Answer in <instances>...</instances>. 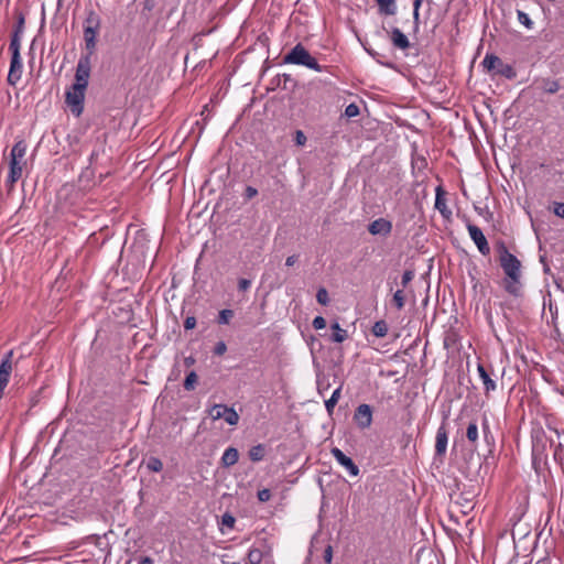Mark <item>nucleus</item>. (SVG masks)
<instances>
[{"instance_id": "f257e3e1", "label": "nucleus", "mask_w": 564, "mask_h": 564, "mask_svg": "<svg viewBox=\"0 0 564 564\" xmlns=\"http://www.w3.org/2000/svg\"><path fill=\"white\" fill-rule=\"evenodd\" d=\"M496 249L498 252V260L500 267L502 268L506 278L503 279V289L510 295L514 297L522 296V282H521V262L520 260L509 252L506 243L503 241H499L496 245Z\"/></svg>"}, {"instance_id": "f03ea898", "label": "nucleus", "mask_w": 564, "mask_h": 564, "mask_svg": "<svg viewBox=\"0 0 564 564\" xmlns=\"http://www.w3.org/2000/svg\"><path fill=\"white\" fill-rule=\"evenodd\" d=\"M90 68V66H87L86 59L78 61L75 83L65 93V102L75 117H79L84 110L85 91L88 86Z\"/></svg>"}, {"instance_id": "7ed1b4c3", "label": "nucleus", "mask_w": 564, "mask_h": 564, "mask_svg": "<svg viewBox=\"0 0 564 564\" xmlns=\"http://www.w3.org/2000/svg\"><path fill=\"white\" fill-rule=\"evenodd\" d=\"M101 30V18L98 13L90 10L88 11L83 23L84 48L85 53L82 54L78 61L86 59L87 66L91 67V57L96 53L97 36Z\"/></svg>"}, {"instance_id": "20e7f679", "label": "nucleus", "mask_w": 564, "mask_h": 564, "mask_svg": "<svg viewBox=\"0 0 564 564\" xmlns=\"http://www.w3.org/2000/svg\"><path fill=\"white\" fill-rule=\"evenodd\" d=\"M149 251L144 239H137L132 248V256L122 269L123 280H139L144 275V265L141 263V258H145Z\"/></svg>"}, {"instance_id": "39448f33", "label": "nucleus", "mask_w": 564, "mask_h": 564, "mask_svg": "<svg viewBox=\"0 0 564 564\" xmlns=\"http://www.w3.org/2000/svg\"><path fill=\"white\" fill-rule=\"evenodd\" d=\"M26 143L23 140L17 141L10 152L9 174L7 184L11 187L21 178L24 156L26 153Z\"/></svg>"}, {"instance_id": "423d86ee", "label": "nucleus", "mask_w": 564, "mask_h": 564, "mask_svg": "<svg viewBox=\"0 0 564 564\" xmlns=\"http://www.w3.org/2000/svg\"><path fill=\"white\" fill-rule=\"evenodd\" d=\"M283 63L305 66L316 72H323L327 68L326 66L319 65L317 59L313 57L301 43H297L283 56Z\"/></svg>"}, {"instance_id": "0eeeda50", "label": "nucleus", "mask_w": 564, "mask_h": 564, "mask_svg": "<svg viewBox=\"0 0 564 564\" xmlns=\"http://www.w3.org/2000/svg\"><path fill=\"white\" fill-rule=\"evenodd\" d=\"M119 294H124V296H122L118 301L111 300L110 307L111 313L116 319V323L123 325L129 323L133 317L131 294L128 293L127 288L120 290Z\"/></svg>"}, {"instance_id": "6e6552de", "label": "nucleus", "mask_w": 564, "mask_h": 564, "mask_svg": "<svg viewBox=\"0 0 564 564\" xmlns=\"http://www.w3.org/2000/svg\"><path fill=\"white\" fill-rule=\"evenodd\" d=\"M481 64L488 72H494L495 74L508 79H513L517 76L514 68L511 65L503 63V61L497 55L487 54Z\"/></svg>"}, {"instance_id": "1a4fd4ad", "label": "nucleus", "mask_w": 564, "mask_h": 564, "mask_svg": "<svg viewBox=\"0 0 564 564\" xmlns=\"http://www.w3.org/2000/svg\"><path fill=\"white\" fill-rule=\"evenodd\" d=\"M20 50L21 47H18L17 44H14V46H9V51L11 53V61L7 82L10 86H17V84L21 80L22 77L23 64Z\"/></svg>"}, {"instance_id": "9d476101", "label": "nucleus", "mask_w": 564, "mask_h": 564, "mask_svg": "<svg viewBox=\"0 0 564 564\" xmlns=\"http://www.w3.org/2000/svg\"><path fill=\"white\" fill-rule=\"evenodd\" d=\"M352 420L360 430L369 429L372 424V408L366 403L359 404Z\"/></svg>"}, {"instance_id": "9b49d317", "label": "nucleus", "mask_w": 564, "mask_h": 564, "mask_svg": "<svg viewBox=\"0 0 564 564\" xmlns=\"http://www.w3.org/2000/svg\"><path fill=\"white\" fill-rule=\"evenodd\" d=\"M467 230L469 232L470 239L475 242L479 252L482 256H488L490 253V247L482 230L471 223L467 224Z\"/></svg>"}, {"instance_id": "f8f14e48", "label": "nucleus", "mask_w": 564, "mask_h": 564, "mask_svg": "<svg viewBox=\"0 0 564 564\" xmlns=\"http://www.w3.org/2000/svg\"><path fill=\"white\" fill-rule=\"evenodd\" d=\"M332 455L337 460L339 465L346 468L350 476L357 477L359 475V467L354 463V460L344 454L341 449L338 447H333L330 449Z\"/></svg>"}, {"instance_id": "ddd939ff", "label": "nucleus", "mask_w": 564, "mask_h": 564, "mask_svg": "<svg viewBox=\"0 0 564 564\" xmlns=\"http://www.w3.org/2000/svg\"><path fill=\"white\" fill-rule=\"evenodd\" d=\"M448 442V433L446 429V417H444L442 424L437 429L435 437V456L443 457L446 453Z\"/></svg>"}, {"instance_id": "4468645a", "label": "nucleus", "mask_w": 564, "mask_h": 564, "mask_svg": "<svg viewBox=\"0 0 564 564\" xmlns=\"http://www.w3.org/2000/svg\"><path fill=\"white\" fill-rule=\"evenodd\" d=\"M478 375L484 383L485 394L489 397L490 392L497 389L496 381L491 378L494 375V370L491 366L489 368L485 367L482 364H478L477 366Z\"/></svg>"}, {"instance_id": "2eb2a0df", "label": "nucleus", "mask_w": 564, "mask_h": 564, "mask_svg": "<svg viewBox=\"0 0 564 564\" xmlns=\"http://www.w3.org/2000/svg\"><path fill=\"white\" fill-rule=\"evenodd\" d=\"M368 231L373 236H389L392 231V223L386 218H378L368 225Z\"/></svg>"}, {"instance_id": "dca6fc26", "label": "nucleus", "mask_w": 564, "mask_h": 564, "mask_svg": "<svg viewBox=\"0 0 564 564\" xmlns=\"http://www.w3.org/2000/svg\"><path fill=\"white\" fill-rule=\"evenodd\" d=\"M17 23L14 25L13 32L11 34V40L9 46H14V44L18 45V47H21V40L22 34L24 32V25H25V18L23 12L17 11L15 12Z\"/></svg>"}, {"instance_id": "f3484780", "label": "nucleus", "mask_w": 564, "mask_h": 564, "mask_svg": "<svg viewBox=\"0 0 564 564\" xmlns=\"http://www.w3.org/2000/svg\"><path fill=\"white\" fill-rule=\"evenodd\" d=\"M388 34L392 45L395 48H399L401 51L410 48L411 43L408 36L399 28H392L390 31H388Z\"/></svg>"}, {"instance_id": "a211bd4d", "label": "nucleus", "mask_w": 564, "mask_h": 564, "mask_svg": "<svg viewBox=\"0 0 564 564\" xmlns=\"http://www.w3.org/2000/svg\"><path fill=\"white\" fill-rule=\"evenodd\" d=\"M12 357H13V350H9L4 354V356L1 359L0 362V380L6 381L9 383L10 376L12 372Z\"/></svg>"}, {"instance_id": "6ab92c4d", "label": "nucleus", "mask_w": 564, "mask_h": 564, "mask_svg": "<svg viewBox=\"0 0 564 564\" xmlns=\"http://www.w3.org/2000/svg\"><path fill=\"white\" fill-rule=\"evenodd\" d=\"M378 6V13L381 15H394L398 11L395 0H375Z\"/></svg>"}, {"instance_id": "aec40b11", "label": "nucleus", "mask_w": 564, "mask_h": 564, "mask_svg": "<svg viewBox=\"0 0 564 564\" xmlns=\"http://www.w3.org/2000/svg\"><path fill=\"white\" fill-rule=\"evenodd\" d=\"M435 208L444 216L445 218L452 215V212L447 208L445 192L441 186L436 188V197H435Z\"/></svg>"}, {"instance_id": "412c9836", "label": "nucleus", "mask_w": 564, "mask_h": 564, "mask_svg": "<svg viewBox=\"0 0 564 564\" xmlns=\"http://www.w3.org/2000/svg\"><path fill=\"white\" fill-rule=\"evenodd\" d=\"M238 459H239L238 449L236 447L230 446L224 452V454L220 458V463H221L223 467L228 468V467H231L235 464H237Z\"/></svg>"}, {"instance_id": "4be33fe9", "label": "nucleus", "mask_w": 564, "mask_h": 564, "mask_svg": "<svg viewBox=\"0 0 564 564\" xmlns=\"http://www.w3.org/2000/svg\"><path fill=\"white\" fill-rule=\"evenodd\" d=\"M333 334L330 336V340L333 343H343L348 338V333L346 329H343L340 325L335 322L330 325Z\"/></svg>"}, {"instance_id": "5701e85b", "label": "nucleus", "mask_w": 564, "mask_h": 564, "mask_svg": "<svg viewBox=\"0 0 564 564\" xmlns=\"http://www.w3.org/2000/svg\"><path fill=\"white\" fill-rule=\"evenodd\" d=\"M248 456L250 460L253 463L261 462L265 456V445L258 444L252 446L248 452Z\"/></svg>"}, {"instance_id": "b1692460", "label": "nucleus", "mask_w": 564, "mask_h": 564, "mask_svg": "<svg viewBox=\"0 0 564 564\" xmlns=\"http://www.w3.org/2000/svg\"><path fill=\"white\" fill-rule=\"evenodd\" d=\"M223 419L229 424V425H237L239 422V415L236 412L234 408H229L225 405V409L223 411Z\"/></svg>"}, {"instance_id": "393cba45", "label": "nucleus", "mask_w": 564, "mask_h": 564, "mask_svg": "<svg viewBox=\"0 0 564 564\" xmlns=\"http://www.w3.org/2000/svg\"><path fill=\"white\" fill-rule=\"evenodd\" d=\"M541 84H542L541 88L543 89V91H545L547 94H555L560 89V83H558V80H555V79L543 78L541 80Z\"/></svg>"}, {"instance_id": "a878e982", "label": "nucleus", "mask_w": 564, "mask_h": 564, "mask_svg": "<svg viewBox=\"0 0 564 564\" xmlns=\"http://www.w3.org/2000/svg\"><path fill=\"white\" fill-rule=\"evenodd\" d=\"M388 324L386 321L381 319V321H377L372 328H371V333L376 336V337H379V338H382L384 337L387 334H388Z\"/></svg>"}, {"instance_id": "bb28decb", "label": "nucleus", "mask_w": 564, "mask_h": 564, "mask_svg": "<svg viewBox=\"0 0 564 564\" xmlns=\"http://www.w3.org/2000/svg\"><path fill=\"white\" fill-rule=\"evenodd\" d=\"M263 558V552L260 549L252 547L247 554V564H260Z\"/></svg>"}, {"instance_id": "cd10ccee", "label": "nucleus", "mask_w": 564, "mask_h": 564, "mask_svg": "<svg viewBox=\"0 0 564 564\" xmlns=\"http://www.w3.org/2000/svg\"><path fill=\"white\" fill-rule=\"evenodd\" d=\"M278 86L282 87V89H294L296 87V82L289 74H282L278 76Z\"/></svg>"}, {"instance_id": "c85d7f7f", "label": "nucleus", "mask_w": 564, "mask_h": 564, "mask_svg": "<svg viewBox=\"0 0 564 564\" xmlns=\"http://www.w3.org/2000/svg\"><path fill=\"white\" fill-rule=\"evenodd\" d=\"M197 380H198L197 373L194 370H192L185 377V380L183 382L184 389L186 391H193L196 388Z\"/></svg>"}, {"instance_id": "c756f323", "label": "nucleus", "mask_w": 564, "mask_h": 564, "mask_svg": "<svg viewBox=\"0 0 564 564\" xmlns=\"http://www.w3.org/2000/svg\"><path fill=\"white\" fill-rule=\"evenodd\" d=\"M478 436H479V433H478V426H477L476 422H470L466 430L467 440L470 443L475 444L478 441Z\"/></svg>"}, {"instance_id": "7c9ffc66", "label": "nucleus", "mask_w": 564, "mask_h": 564, "mask_svg": "<svg viewBox=\"0 0 564 564\" xmlns=\"http://www.w3.org/2000/svg\"><path fill=\"white\" fill-rule=\"evenodd\" d=\"M235 316V312L229 308L221 310L217 317V323L220 325H227L230 323L231 318Z\"/></svg>"}, {"instance_id": "2f4dec72", "label": "nucleus", "mask_w": 564, "mask_h": 564, "mask_svg": "<svg viewBox=\"0 0 564 564\" xmlns=\"http://www.w3.org/2000/svg\"><path fill=\"white\" fill-rule=\"evenodd\" d=\"M147 468L153 473H160L163 469V463L160 458L151 456L147 462Z\"/></svg>"}, {"instance_id": "473e14b6", "label": "nucleus", "mask_w": 564, "mask_h": 564, "mask_svg": "<svg viewBox=\"0 0 564 564\" xmlns=\"http://www.w3.org/2000/svg\"><path fill=\"white\" fill-rule=\"evenodd\" d=\"M365 50L366 52L372 57L375 58L379 64L383 65V66H387V67H392V63H389L387 61H384V55L375 51L373 48H369V47H366L365 46Z\"/></svg>"}, {"instance_id": "72a5a7b5", "label": "nucleus", "mask_w": 564, "mask_h": 564, "mask_svg": "<svg viewBox=\"0 0 564 564\" xmlns=\"http://www.w3.org/2000/svg\"><path fill=\"white\" fill-rule=\"evenodd\" d=\"M392 304L397 307V310L401 311L405 304V295L403 290H397L392 297Z\"/></svg>"}, {"instance_id": "f704fd0d", "label": "nucleus", "mask_w": 564, "mask_h": 564, "mask_svg": "<svg viewBox=\"0 0 564 564\" xmlns=\"http://www.w3.org/2000/svg\"><path fill=\"white\" fill-rule=\"evenodd\" d=\"M482 434H484V440L485 442L489 445V446H494L495 445V437L490 431V426H489V423L487 421V419L484 420L482 422Z\"/></svg>"}, {"instance_id": "c9c22d12", "label": "nucleus", "mask_w": 564, "mask_h": 564, "mask_svg": "<svg viewBox=\"0 0 564 564\" xmlns=\"http://www.w3.org/2000/svg\"><path fill=\"white\" fill-rule=\"evenodd\" d=\"M225 409V404H214L209 410V416L216 421L223 419V411Z\"/></svg>"}, {"instance_id": "e433bc0d", "label": "nucleus", "mask_w": 564, "mask_h": 564, "mask_svg": "<svg viewBox=\"0 0 564 564\" xmlns=\"http://www.w3.org/2000/svg\"><path fill=\"white\" fill-rule=\"evenodd\" d=\"M517 14H518V21L521 24H523L529 30H531L533 28V21L530 19V17L525 12L518 10Z\"/></svg>"}, {"instance_id": "4c0bfd02", "label": "nucleus", "mask_w": 564, "mask_h": 564, "mask_svg": "<svg viewBox=\"0 0 564 564\" xmlns=\"http://www.w3.org/2000/svg\"><path fill=\"white\" fill-rule=\"evenodd\" d=\"M316 300L321 305H327L329 303L328 292L325 288H319L316 293Z\"/></svg>"}, {"instance_id": "58836bf2", "label": "nucleus", "mask_w": 564, "mask_h": 564, "mask_svg": "<svg viewBox=\"0 0 564 564\" xmlns=\"http://www.w3.org/2000/svg\"><path fill=\"white\" fill-rule=\"evenodd\" d=\"M220 523H221V525L227 527L228 529H234L235 523H236V519H235V517L231 513L225 512L221 516Z\"/></svg>"}, {"instance_id": "ea45409f", "label": "nucleus", "mask_w": 564, "mask_h": 564, "mask_svg": "<svg viewBox=\"0 0 564 564\" xmlns=\"http://www.w3.org/2000/svg\"><path fill=\"white\" fill-rule=\"evenodd\" d=\"M359 113H360L359 107L355 102L349 104L345 108V112H344V115L347 118H355V117L359 116Z\"/></svg>"}, {"instance_id": "a19ab883", "label": "nucleus", "mask_w": 564, "mask_h": 564, "mask_svg": "<svg viewBox=\"0 0 564 564\" xmlns=\"http://www.w3.org/2000/svg\"><path fill=\"white\" fill-rule=\"evenodd\" d=\"M414 278V271L413 270H405L401 278V285L402 288H406L408 284L413 280Z\"/></svg>"}, {"instance_id": "79ce46f5", "label": "nucleus", "mask_w": 564, "mask_h": 564, "mask_svg": "<svg viewBox=\"0 0 564 564\" xmlns=\"http://www.w3.org/2000/svg\"><path fill=\"white\" fill-rule=\"evenodd\" d=\"M257 497L259 501L267 502L271 499V491L268 488L261 489L258 491Z\"/></svg>"}, {"instance_id": "37998d69", "label": "nucleus", "mask_w": 564, "mask_h": 564, "mask_svg": "<svg viewBox=\"0 0 564 564\" xmlns=\"http://www.w3.org/2000/svg\"><path fill=\"white\" fill-rule=\"evenodd\" d=\"M294 141L296 145H304L307 141V138L302 130H296Z\"/></svg>"}, {"instance_id": "c03bdc74", "label": "nucleus", "mask_w": 564, "mask_h": 564, "mask_svg": "<svg viewBox=\"0 0 564 564\" xmlns=\"http://www.w3.org/2000/svg\"><path fill=\"white\" fill-rule=\"evenodd\" d=\"M312 325L315 329H323L326 327V319L323 316H316Z\"/></svg>"}, {"instance_id": "a18cd8bd", "label": "nucleus", "mask_w": 564, "mask_h": 564, "mask_svg": "<svg viewBox=\"0 0 564 564\" xmlns=\"http://www.w3.org/2000/svg\"><path fill=\"white\" fill-rule=\"evenodd\" d=\"M227 351V345L225 341H218L214 347V354L217 356H223Z\"/></svg>"}, {"instance_id": "49530a36", "label": "nucleus", "mask_w": 564, "mask_h": 564, "mask_svg": "<svg viewBox=\"0 0 564 564\" xmlns=\"http://www.w3.org/2000/svg\"><path fill=\"white\" fill-rule=\"evenodd\" d=\"M258 195V189L252 186H247L245 189L243 197L249 200Z\"/></svg>"}, {"instance_id": "de8ad7c7", "label": "nucleus", "mask_w": 564, "mask_h": 564, "mask_svg": "<svg viewBox=\"0 0 564 564\" xmlns=\"http://www.w3.org/2000/svg\"><path fill=\"white\" fill-rule=\"evenodd\" d=\"M251 286V281L248 279H239L238 280V290L240 292H246Z\"/></svg>"}, {"instance_id": "09e8293b", "label": "nucleus", "mask_w": 564, "mask_h": 564, "mask_svg": "<svg viewBox=\"0 0 564 564\" xmlns=\"http://www.w3.org/2000/svg\"><path fill=\"white\" fill-rule=\"evenodd\" d=\"M553 212L557 217L564 218V203H554Z\"/></svg>"}, {"instance_id": "8fccbe9b", "label": "nucleus", "mask_w": 564, "mask_h": 564, "mask_svg": "<svg viewBox=\"0 0 564 564\" xmlns=\"http://www.w3.org/2000/svg\"><path fill=\"white\" fill-rule=\"evenodd\" d=\"M196 326V318L194 316H187L184 321V328L186 330L193 329Z\"/></svg>"}, {"instance_id": "3c124183", "label": "nucleus", "mask_w": 564, "mask_h": 564, "mask_svg": "<svg viewBox=\"0 0 564 564\" xmlns=\"http://www.w3.org/2000/svg\"><path fill=\"white\" fill-rule=\"evenodd\" d=\"M329 388V383L324 379L317 377V390L319 393H323L324 390H327Z\"/></svg>"}, {"instance_id": "603ef678", "label": "nucleus", "mask_w": 564, "mask_h": 564, "mask_svg": "<svg viewBox=\"0 0 564 564\" xmlns=\"http://www.w3.org/2000/svg\"><path fill=\"white\" fill-rule=\"evenodd\" d=\"M336 404L337 403L330 399L325 401V408H326L328 415H332L334 413V409H335Z\"/></svg>"}, {"instance_id": "864d4df0", "label": "nucleus", "mask_w": 564, "mask_h": 564, "mask_svg": "<svg viewBox=\"0 0 564 564\" xmlns=\"http://www.w3.org/2000/svg\"><path fill=\"white\" fill-rule=\"evenodd\" d=\"M413 25H414V31L416 32L420 26V12L416 10H413Z\"/></svg>"}, {"instance_id": "5fc2aeb1", "label": "nucleus", "mask_w": 564, "mask_h": 564, "mask_svg": "<svg viewBox=\"0 0 564 564\" xmlns=\"http://www.w3.org/2000/svg\"><path fill=\"white\" fill-rule=\"evenodd\" d=\"M88 465L90 468H94V469L100 468V462L98 459H96L95 457H90L88 459Z\"/></svg>"}, {"instance_id": "6e6d98bb", "label": "nucleus", "mask_w": 564, "mask_h": 564, "mask_svg": "<svg viewBox=\"0 0 564 564\" xmlns=\"http://www.w3.org/2000/svg\"><path fill=\"white\" fill-rule=\"evenodd\" d=\"M195 362H196V359H195V357H193V356H188V357H185V358H184V365H185V367H187V368H189V367L194 366V365H195Z\"/></svg>"}, {"instance_id": "4d7b16f0", "label": "nucleus", "mask_w": 564, "mask_h": 564, "mask_svg": "<svg viewBox=\"0 0 564 564\" xmlns=\"http://www.w3.org/2000/svg\"><path fill=\"white\" fill-rule=\"evenodd\" d=\"M296 261H297V256L296 254L290 256L285 260V265L292 267V265L295 264Z\"/></svg>"}, {"instance_id": "13d9d810", "label": "nucleus", "mask_w": 564, "mask_h": 564, "mask_svg": "<svg viewBox=\"0 0 564 564\" xmlns=\"http://www.w3.org/2000/svg\"><path fill=\"white\" fill-rule=\"evenodd\" d=\"M340 391H341V386L338 387L332 394V397L329 398L330 400L335 401L336 403L338 402L339 398H340Z\"/></svg>"}, {"instance_id": "bf43d9fd", "label": "nucleus", "mask_w": 564, "mask_h": 564, "mask_svg": "<svg viewBox=\"0 0 564 564\" xmlns=\"http://www.w3.org/2000/svg\"><path fill=\"white\" fill-rule=\"evenodd\" d=\"M115 253L118 254L119 259L118 261L120 262L121 261V254H122V247H121V243L120 241H118L115 246Z\"/></svg>"}, {"instance_id": "052dcab7", "label": "nucleus", "mask_w": 564, "mask_h": 564, "mask_svg": "<svg viewBox=\"0 0 564 564\" xmlns=\"http://www.w3.org/2000/svg\"><path fill=\"white\" fill-rule=\"evenodd\" d=\"M324 558L326 562H330L332 560V547L328 546L324 552Z\"/></svg>"}, {"instance_id": "680f3d73", "label": "nucleus", "mask_w": 564, "mask_h": 564, "mask_svg": "<svg viewBox=\"0 0 564 564\" xmlns=\"http://www.w3.org/2000/svg\"><path fill=\"white\" fill-rule=\"evenodd\" d=\"M8 383L3 380H0V400L2 399L4 394V390L7 388Z\"/></svg>"}, {"instance_id": "e2e57ef3", "label": "nucleus", "mask_w": 564, "mask_h": 564, "mask_svg": "<svg viewBox=\"0 0 564 564\" xmlns=\"http://www.w3.org/2000/svg\"><path fill=\"white\" fill-rule=\"evenodd\" d=\"M139 564H154V562L150 556H144L141 558Z\"/></svg>"}, {"instance_id": "0e129e2a", "label": "nucleus", "mask_w": 564, "mask_h": 564, "mask_svg": "<svg viewBox=\"0 0 564 564\" xmlns=\"http://www.w3.org/2000/svg\"><path fill=\"white\" fill-rule=\"evenodd\" d=\"M423 0H413V10L419 11Z\"/></svg>"}, {"instance_id": "69168bd1", "label": "nucleus", "mask_w": 564, "mask_h": 564, "mask_svg": "<svg viewBox=\"0 0 564 564\" xmlns=\"http://www.w3.org/2000/svg\"><path fill=\"white\" fill-rule=\"evenodd\" d=\"M120 209H122V205L111 207V212H112V213H117V212H118V210H120Z\"/></svg>"}, {"instance_id": "338daca9", "label": "nucleus", "mask_w": 564, "mask_h": 564, "mask_svg": "<svg viewBox=\"0 0 564 564\" xmlns=\"http://www.w3.org/2000/svg\"><path fill=\"white\" fill-rule=\"evenodd\" d=\"M98 453H102V448L98 445L97 446Z\"/></svg>"}, {"instance_id": "774afa93", "label": "nucleus", "mask_w": 564, "mask_h": 564, "mask_svg": "<svg viewBox=\"0 0 564 564\" xmlns=\"http://www.w3.org/2000/svg\"><path fill=\"white\" fill-rule=\"evenodd\" d=\"M231 564H240V563H238V562H234V563H231Z\"/></svg>"}]
</instances>
